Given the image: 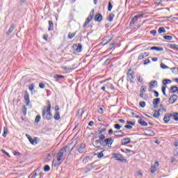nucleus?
Masks as SVG:
<instances>
[{
    "instance_id": "61",
    "label": "nucleus",
    "mask_w": 178,
    "mask_h": 178,
    "mask_svg": "<svg viewBox=\"0 0 178 178\" xmlns=\"http://www.w3.org/2000/svg\"><path fill=\"white\" fill-rule=\"evenodd\" d=\"M124 128L128 129V130H131V129H133V126L127 124V125H124Z\"/></svg>"
},
{
    "instance_id": "56",
    "label": "nucleus",
    "mask_w": 178,
    "mask_h": 178,
    "mask_svg": "<svg viewBox=\"0 0 178 178\" xmlns=\"http://www.w3.org/2000/svg\"><path fill=\"white\" fill-rule=\"evenodd\" d=\"M35 88V85H34V83H32L29 86V89L30 90V91H33V90H34Z\"/></svg>"
},
{
    "instance_id": "28",
    "label": "nucleus",
    "mask_w": 178,
    "mask_h": 178,
    "mask_svg": "<svg viewBox=\"0 0 178 178\" xmlns=\"http://www.w3.org/2000/svg\"><path fill=\"white\" fill-rule=\"evenodd\" d=\"M76 34H77V31L74 32V33H68V38L69 40H72V38H74V36L76 35Z\"/></svg>"
},
{
    "instance_id": "43",
    "label": "nucleus",
    "mask_w": 178,
    "mask_h": 178,
    "mask_svg": "<svg viewBox=\"0 0 178 178\" xmlns=\"http://www.w3.org/2000/svg\"><path fill=\"white\" fill-rule=\"evenodd\" d=\"M115 45H116L115 42H113V43L110 44L108 51H112V49H113V47H115Z\"/></svg>"
},
{
    "instance_id": "34",
    "label": "nucleus",
    "mask_w": 178,
    "mask_h": 178,
    "mask_svg": "<svg viewBox=\"0 0 178 178\" xmlns=\"http://www.w3.org/2000/svg\"><path fill=\"white\" fill-rule=\"evenodd\" d=\"M164 40H166L167 41H172L173 40V37L172 35H163Z\"/></svg>"
},
{
    "instance_id": "53",
    "label": "nucleus",
    "mask_w": 178,
    "mask_h": 178,
    "mask_svg": "<svg viewBox=\"0 0 178 178\" xmlns=\"http://www.w3.org/2000/svg\"><path fill=\"white\" fill-rule=\"evenodd\" d=\"M145 105H146L145 102H139V106H140V108H145Z\"/></svg>"
},
{
    "instance_id": "54",
    "label": "nucleus",
    "mask_w": 178,
    "mask_h": 178,
    "mask_svg": "<svg viewBox=\"0 0 178 178\" xmlns=\"http://www.w3.org/2000/svg\"><path fill=\"white\" fill-rule=\"evenodd\" d=\"M160 66L161 67V69H169V67L165 64H163V63H161L160 64Z\"/></svg>"
},
{
    "instance_id": "4",
    "label": "nucleus",
    "mask_w": 178,
    "mask_h": 178,
    "mask_svg": "<svg viewBox=\"0 0 178 178\" xmlns=\"http://www.w3.org/2000/svg\"><path fill=\"white\" fill-rule=\"evenodd\" d=\"M95 11V10H94V9H92L90 11L88 17H87L85 23L83 25V29H85V27H87V26H88L89 23L91 22V20H92V19H94V12Z\"/></svg>"
},
{
    "instance_id": "17",
    "label": "nucleus",
    "mask_w": 178,
    "mask_h": 178,
    "mask_svg": "<svg viewBox=\"0 0 178 178\" xmlns=\"http://www.w3.org/2000/svg\"><path fill=\"white\" fill-rule=\"evenodd\" d=\"M150 51H157L158 52H161L163 51V47L153 46L150 47Z\"/></svg>"
},
{
    "instance_id": "38",
    "label": "nucleus",
    "mask_w": 178,
    "mask_h": 178,
    "mask_svg": "<svg viewBox=\"0 0 178 178\" xmlns=\"http://www.w3.org/2000/svg\"><path fill=\"white\" fill-rule=\"evenodd\" d=\"M44 172H49L51 170V167L49 165H45L43 168Z\"/></svg>"
},
{
    "instance_id": "25",
    "label": "nucleus",
    "mask_w": 178,
    "mask_h": 178,
    "mask_svg": "<svg viewBox=\"0 0 178 178\" xmlns=\"http://www.w3.org/2000/svg\"><path fill=\"white\" fill-rule=\"evenodd\" d=\"M169 48H171V49H175V51H178V45L175 44H169L168 45Z\"/></svg>"
},
{
    "instance_id": "36",
    "label": "nucleus",
    "mask_w": 178,
    "mask_h": 178,
    "mask_svg": "<svg viewBox=\"0 0 178 178\" xmlns=\"http://www.w3.org/2000/svg\"><path fill=\"white\" fill-rule=\"evenodd\" d=\"M148 133L149 134H146L148 137H154V136H155V132L154 131L148 130Z\"/></svg>"
},
{
    "instance_id": "62",
    "label": "nucleus",
    "mask_w": 178,
    "mask_h": 178,
    "mask_svg": "<svg viewBox=\"0 0 178 178\" xmlns=\"http://www.w3.org/2000/svg\"><path fill=\"white\" fill-rule=\"evenodd\" d=\"M39 87H40V88L44 89V88H45V84L44 83H40Z\"/></svg>"
},
{
    "instance_id": "5",
    "label": "nucleus",
    "mask_w": 178,
    "mask_h": 178,
    "mask_svg": "<svg viewBox=\"0 0 178 178\" xmlns=\"http://www.w3.org/2000/svg\"><path fill=\"white\" fill-rule=\"evenodd\" d=\"M66 148H67V145L63 147L57 154V162H60L62 159H63V154L66 152Z\"/></svg>"
},
{
    "instance_id": "7",
    "label": "nucleus",
    "mask_w": 178,
    "mask_h": 178,
    "mask_svg": "<svg viewBox=\"0 0 178 178\" xmlns=\"http://www.w3.org/2000/svg\"><path fill=\"white\" fill-rule=\"evenodd\" d=\"M134 71L131 70V68L128 70L127 72V76L129 79L130 83H133L134 81Z\"/></svg>"
},
{
    "instance_id": "37",
    "label": "nucleus",
    "mask_w": 178,
    "mask_h": 178,
    "mask_svg": "<svg viewBox=\"0 0 178 178\" xmlns=\"http://www.w3.org/2000/svg\"><path fill=\"white\" fill-rule=\"evenodd\" d=\"M166 86H163L161 87V90H162V92L163 94V95H165V97H168V95H166Z\"/></svg>"
},
{
    "instance_id": "55",
    "label": "nucleus",
    "mask_w": 178,
    "mask_h": 178,
    "mask_svg": "<svg viewBox=\"0 0 178 178\" xmlns=\"http://www.w3.org/2000/svg\"><path fill=\"white\" fill-rule=\"evenodd\" d=\"M146 90H147V86H142L140 88V92H145Z\"/></svg>"
},
{
    "instance_id": "51",
    "label": "nucleus",
    "mask_w": 178,
    "mask_h": 178,
    "mask_svg": "<svg viewBox=\"0 0 178 178\" xmlns=\"http://www.w3.org/2000/svg\"><path fill=\"white\" fill-rule=\"evenodd\" d=\"M89 159H90V156H85L83 159V163H87Z\"/></svg>"
},
{
    "instance_id": "15",
    "label": "nucleus",
    "mask_w": 178,
    "mask_h": 178,
    "mask_svg": "<svg viewBox=\"0 0 178 178\" xmlns=\"http://www.w3.org/2000/svg\"><path fill=\"white\" fill-rule=\"evenodd\" d=\"M131 143V139L130 138H124L121 140V145H127V144H130Z\"/></svg>"
},
{
    "instance_id": "10",
    "label": "nucleus",
    "mask_w": 178,
    "mask_h": 178,
    "mask_svg": "<svg viewBox=\"0 0 178 178\" xmlns=\"http://www.w3.org/2000/svg\"><path fill=\"white\" fill-rule=\"evenodd\" d=\"M102 19H104V17L101 13H97L94 17L95 22H97L98 23H101L102 22Z\"/></svg>"
},
{
    "instance_id": "6",
    "label": "nucleus",
    "mask_w": 178,
    "mask_h": 178,
    "mask_svg": "<svg viewBox=\"0 0 178 178\" xmlns=\"http://www.w3.org/2000/svg\"><path fill=\"white\" fill-rule=\"evenodd\" d=\"M143 16H144L143 13L138 14V15L134 16L129 23L130 27H133V26H134V24L136 23V22H137V20H138V19H140V17H143Z\"/></svg>"
},
{
    "instance_id": "52",
    "label": "nucleus",
    "mask_w": 178,
    "mask_h": 178,
    "mask_svg": "<svg viewBox=\"0 0 178 178\" xmlns=\"http://www.w3.org/2000/svg\"><path fill=\"white\" fill-rule=\"evenodd\" d=\"M114 128L116 130H120V129H122V126L119 124H114Z\"/></svg>"
},
{
    "instance_id": "44",
    "label": "nucleus",
    "mask_w": 178,
    "mask_h": 178,
    "mask_svg": "<svg viewBox=\"0 0 178 178\" xmlns=\"http://www.w3.org/2000/svg\"><path fill=\"white\" fill-rule=\"evenodd\" d=\"M22 113L24 115V116H26L27 115V107H26V106H23Z\"/></svg>"
},
{
    "instance_id": "45",
    "label": "nucleus",
    "mask_w": 178,
    "mask_h": 178,
    "mask_svg": "<svg viewBox=\"0 0 178 178\" xmlns=\"http://www.w3.org/2000/svg\"><path fill=\"white\" fill-rule=\"evenodd\" d=\"M170 70H171L172 73H173L174 74H177V67H172V68H170Z\"/></svg>"
},
{
    "instance_id": "49",
    "label": "nucleus",
    "mask_w": 178,
    "mask_h": 178,
    "mask_svg": "<svg viewBox=\"0 0 178 178\" xmlns=\"http://www.w3.org/2000/svg\"><path fill=\"white\" fill-rule=\"evenodd\" d=\"M83 113H84V111L79 109L77 112V115L80 116V118L83 117Z\"/></svg>"
},
{
    "instance_id": "47",
    "label": "nucleus",
    "mask_w": 178,
    "mask_h": 178,
    "mask_svg": "<svg viewBox=\"0 0 178 178\" xmlns=\"http://www.w3.org/2000/svg\"><path fill=\"white\" fill-rule=\"evenodd\" d=\"M99 134H106V128H102V130L99 131Z\"/></svg>"
},
{
    "instance_id": "27",
    "label": "nucleus",
    "mask_w": 178,
    "mask_h": 178,
    "mask_svg": "<svg viewBox=\"0 0 178 178\" xmlns=\"http://www.w3.org/2000/svg\"><path fill=\"white\" fill-rule=\"evenodd\" d=\"M52 30H54V22H52V21H49L48 31H52Z\"/></svg>"
},
{
    "instance_id": "42",
    "label": "nucleus",
    "mask_w": 178,
    "mask_h": 178,
    "mask_svg": "<svg viewBox=\"0 0 178 178\" xmlns=\"http://www.w3.org/2000/svg\"><path fill=\"white\" fill-rule=\"evenodd\" d=\"M40 120H41V115H38L35 117V123H40Z\"/></svg>"
},
{
    "instance_id": "50",
    "label": "nucleus",
    "mask_w": 178,
    "mask_h": 178,
    "mask_svg": "<svg viewBox=\"0 0 178 178\" xmlns=\"http://www.w3.org/2000/svg\"><path fill=\"white\" fill-rule=\"evenodd\" d=\"M155 172H156V167H154V165H152L150 168V172L155 173Z\"/></svg>"
},
{
    "instance_id": "29",
    "label": "nucleus",
    "mask_w": 178,
    "mask_h": 178,
    "mask_svg": "<svg viewBox=\"0 0 178 178\" xmlns=\"http://www.w3.org/2000/svg\"><path fill=\"white\" fill-rule=\"evenodd\" d=\"M8 133H9V130L8 129V127H3V137H6L8 135Z\"/></svg>"
},
{
    "instance_id": "13",
    "label": "nucleus",
    "mask_w": 178,
    "mask_h": 178,
    "mask_svg": "<svg viewBox=\"0 0 178 178\" xmlns=\"http://www.w3.org/2000/svg\"><path fill=\"white\" fill-rule=\"evenodd\" d=\"M86 149V143H81L77 148L76 151L79 152V154H83Z\"/></svg>"
},
{
    "instance_id": "19",
    "label": "nucleus",
    "mask_w": 178,
    "mask_h": 178,
    "mask_svg": "<svg viewBox=\"0 0 178 178\" xmlns=\"http://www.w3.org/2000/svg\"><path fill=\"white\" fill-rule=\"evenodd\" d=\"M171 118L175 122H178V113L177 112H173L172 113H171Z\"/></svg>"
},
{
    "instance_id": "16",
    "label": "nucleus",
    "mask_w": 178,
    "mask_h": 178,
    "mask_svg": "<svg viewBox=\"0 0 178 178\" xmlns=\"http://www.w3.org/2000/svg\"><path fill=\"white\" fill-rule=\"evenodd\" d=\"M94 163H95V162L88 165V166L86 168V171H85V173H88V172H91V170L95 168L94 167Z\"/></svg>"
},
{
    "instance_id": "39",
    "label": "nucleus",
    "mask_w": 178,
    "mask_h": 178,
    "mask_svg": "<svg viewBox=\"0 0 178 178\" xmlns=\"http://www.w3.org/2000/svg\"><path fill=\"white\" fill-rule=\"evenodd\" d=\"M99 138L102 141V143L106 139L105 134H100L99 136H98Z\"/></svg>"
},
{
    "instance_id": "32",
    "label": "nucleus",
    "mask_w": 178,
    "mask_h": 178,
    "mask_svg": "<svg viewBox=\"0 0 178 178\" xmlns=\"http://www.w3.org/2000/svg\"><path fill=\"white\" fill-rule=\"evenodd\" d=\"M38 170H34V172L31 174V175H33L32 177H31V178H36L37 176H41V173H40V174H38V173H37V171H38Z\"/></svg>"
},
{
    "instance_id": "60",
    "label": "nucleus",
    "mask_w": 178,
    "mask_h": 178,
    "mask_svg": "<svg viewBox=\"0 0 178 178\" xmlns=\"http://www.w3.org/2000/svg\"><path fill=\"white\" fill-rule=\"evenodd\" d=\"M61 164H62V161H58V163H54V166L56 168V167L60 166Z\"/></svg>"
},
{
    "instance_id": "8",
    "label": "nucleus",
    "mask_w": 178,
    "mask_h": 178,
    "mask_svg": "<svg viewBox=\"0 0 178 178\" xmlns=\"http://www.w3.org/2000/svg\"><path fill=\"white\" fill-rule=\"evenodd\" d=\"M72 48L74 49V51H76V52H81V51H83V45L80 43L74 44L72 46Z\"/></svg>"
},
{
    "instance_id": "21",
    "label": "nucleus",
    "mask_w": 178,
    "mask_h": 178,
    "mask_svg": "<svg viewBox=\"0 0 178 178\" xmlns=\"http://www.w3.org/2000/svg\"><path fill=\"white\" fill-rule=\"evenodd\" d=\"M138 123H139L140 124V126H144V127H147V126H148V123H147V122H145V121H144L143 120V118H141V119H139L138 120Z\"/></svg>"
},
{
    "instance_id": "1",
    "label": "nucleus",
    "mask_w": 178,
    "mask_h": 178,
    "mask_svg": "<svg viewBox=\"0 0 178 178\" xmlns=\"http://www.w3.org/2000/svg\"><path fill=\"white\" fill-rule=\"evenodd\" d=\"M47 106L44 107L45 108L42 110V116L43 119H46V120H51L52 118H54V115H52L51 112V108H52V106H51V102L49 100H47Z\"/></svg>"
},
{
    "instance_id": "2",
    "label": "nucleus",
    "mask_w": 178,
    "mask_h": 178,
    "mask_svg": "<svg viewBox=\"0 0 178 178\" xmlns=\"http://www.w3.org/2000/svg\"><path fill=\"white\" fill-rule=\"evenodd\" d=\"M113 157L114 158V159H115V161H119L120 162H122V163H127V159H124V156H123V155H122V154L120 153H113L112 154Z\"/></svg>"
},
{
    "instance_id": "46",
    "label": "nucleus",
    "mask_w": 178,
    "mask_h": 178,
    "mask_svg": "<svg viewBox=\"0 0 178 178\" xmlns=\"http://www.w3.org/2000/svg\"><path fill=\"white\" fill-rule=\"evenodd\" d=\"M26 137L28 138L29 143L31 144H33V138H31V136L29 135V134H26Z\"/></svg>"
},
{
    "instance_id": "14",
    "label": "nucleus",
    "mask_w": 178,
    "mask_h": 178,
    "mask_svg": "<svg viewBox=\"0 0 178 178\" xmlns=\"http://www.w3.org/2000/svg\"><path fill=\"white\" fill-rule=\"evenodd\" d=\"M177 95H172L169 99H168V102L169 104H175L176 101H177Z\"/></svg>"
},
{
    "instance_id": "35",
    "label": "nucleus",
    "mask_w": 178,
    "mask_h": 178,
    "mask_svg": "<svg viewBox=\"0 0 178 178\" xmlns=\"http://www.w3.org/2000/svg\"><path fill=\"white\" fill-rule=\"evenodd\" d=\"M170 83H172V80H170V79H163V86H166V85H168V84H170Z\"/></svg>"
},
{
    "instance_id": "3",
    "label": "nucleus",
    "mask_w": 178,
    "mask_h": 178,
    "mask_svg": "<svg viewBox=\"0 0 178 178\" xmlns=\"http://www.w3.org/2000/svg\"><path fill=\"white\" fill-rule=\"evenodd\" d=\"M113 141H115V140H113L112 137L107 138L103 140V142L102 143V146L108 147L109 148H111L112 144H113Z\"/></svg>"
},
{
    "instance_id": "24",
    "label": "nucleus",
    "mask_w": 178,
    "mask_h": 178,
    "mask_svg": "<svg viewBox=\"0 0 178 178\" xmlns=\"http://www.w3.org/2000/svg\"><path fill=\"white\" fill-rule=\"evenodd\" d=\"M54 78L55 79V80H60L62 79H66V76H63V75H60V74H56L54 75Z\"/></svg>"
},
{
    "instance_id": "26",
    "label": "nucleus",
    "mask_w": 178,
    "mask_h": 178,
    "mask_svg": "<svg viewBox=\"0 0 178 178\" xmlns=\"http://www.w3.org/2000/svg\"><path fill=\"white\" fill-rule=\"evenodd\" d=\"M54 120H59V119H60V113H59V111H57L54 113Z\"/></svg>"
},
{
    "instance_id": "22",
    "label": "nucleus",
    "mask_w": 178,
    "mask_h": 178,
    "mask_svg": "<svg viewBox=\"0 0 178 178\" xmlns=\"http://www.w3.org/2000/svg\"><path fill=\"white\" fill-rule=\"evenodd\" d=\"M113 19H115V14H113V13H110L106 18V19L108 22H113Z\"/></svg>"
},
{
    "instance_id": "31",
    "label": "nucleus",
    "mask_w": 178,
    "mask_h": 178,
    "mask_svg": "<svg viewBox=\"0 0 178 178\" xmlns=\"http://www.w3.org/2000/svg\"><path fill=\"white\" fill-rule=\"evenodd\" d=\"M147 55H145V53H141L140 55L138 57V60H141V59H144V58H147Z\"/></svg>"
},
{
    "instance_id": "57",
    "label": "nucleus",
    "mask_w": 178,
    "mask_h": 178,
    "mask_svg": "<svg viewBox=\"0 0 178 178\" xmlns=\"http://www.w3.org/2000/svg\"><path fill=\"white\" fill-rule=\"evenodd\" d=\"M127 124L131 125V126H136V122H131V121H127Z\"/></svg>"
},
{
    "instance_id": "9",
    "label": "nucleus",
    "mask_w": 178,
    "mask_h": 178,
    "mask_svg": "<svg viewBox=\"0 0 178 178\" xmlns=\"http://www.w3.org/2000/svg\"><path fill=\"white\" fill-rule=\"evenodd\" d=\"M24 98L26 106H29L30 105V95L29 94V92L25 91Z\"/></svg>"
},
{
    "instance_id": "11",
    "label": "nucleus",
    "mask_w": 178,
    "mask_h": 178,
    "mask_svg": "<svg viewBox=\"0 0 178 178\" xmlns=\"http://www.w3.org/2000/svg\"><path fill=\"white\" fill-rule=\"evenodd\" d=\"M170 119H172V113H166L165 114L164 117H163V122L165 124L169 123V122H170Z\"/></svg>"
},
{
    "instance_id": "23",
    "label": "nucleus",
    "mask_w": 178,
    "mask_h": 178,
    "mask_svg": "<svg viewBox=\"0 0 178 178\" xmlns=\"http://www.w3.org/2000/svg\"><path fill=\"white\" fill-rule=\"evenodd\" d=\"M161 110L159 109V111H155L154 113L153 114V118L155 119H158L161 116Z\"/></svg>"
},
{
    "instance_id": "33",
    "label": "nucleus",
    "mask_w": 178,
    "mask_h": 178,
    "mask_svg": "<svg viewBox=\"0 0 178 178\" xmlns=\"http://www.w3.org/2000/svg\"><path fill=\"white\" fill-rule=\"evenodd\" d=\"M159 102H161V98H156L153 99V105H159Z\"/></svg>"
},
{
    "instance_id": "64",
    "label": "nucleus",
    "mask_w": 178,
    "mask_h": 178,
    "mask_svg": "<svg viewBox=\"0 0 178 178\" xmlns=\"http://www.w3.org/2000/svg\"><path fill=\"white\" fill-rule=\"evenodd\" d=\"M148 63H151V60L147 58L144 61L143 65H148Z\"/></svg>"
},
{
    "instance_id": "12",
    "label": "nucleus",
    "mask_w": 178,
    "mask_h": 178,
    "mask_svg": "<svg viewBox=\"0 0 178 178\" xmlns=\"http://www.w3.org/2000/svg\"><path fill=\"white\" fill-rule=\"evenodd\" d=\"M148 91H152V88H154V87H158V81H152L149 83Z\"/></svg>"
},
{
    "instance_id": "20",
    "label": "nucleus",
    "mask_w": 178,
    "mask_h": 178,
    "mask_svg": "<svg viewBox=\"0 0 178 178\" xmlns=\"http://www.w3.org/2000/svg\"><path fill=\"white\" fill-rule=\"evenodd\" d=\"M98 144H99V145H102V141L100 140V139H97L94 142V147H96V148H99V146H98Z\"/></svg>"
},
{
    "instance_id": "41",
    "label": "nucleus",
    "mask_w": 178,
    "mask_h": 178,
    "mask_svg": "<svg viewBox=\"0 0 178 178\" xmlns=\"http://www.w3.org/2000/svg\"><path fill=\"white\" fill-rule=\"evenodd\" d=\"M33 143H31L32 145H34L35 144H38V138L35 137L33 139H32Z\"/></svg>"
},
{
    "instance_id": "18",
    "label": "nucleus",
    "mask_w": 178,
    "mask_h": 178,
    "mask_svg": "<svg viewBox=\"0 0 178 178\" xmlns=\"http://www.w3.org/2000/svg\"><path fill=\"white\" fill-rule=\"evenodd\" d=\"M15 27L16 26H15V24H12L9 30L7 31L6 35H10V34H12V33H13V31H15Z\"/></svg>"
},
{
    "instance_id": "48",
    "label": "nucleus",
    "mask_w": 178,
    "mask_h": 178,
    "mask_svg": "<svg viewBox=\"0 0 178 178\" xmlns=\"http://www.w3.org/2000/svg\"><path fill=\"white\" fill-rule=\"evenodd\" d=\"M104 151H105V149L97 154V158H99V159L101 158H104Z\"/></svg>"
},
{
    "instance_id": "63",
    "label": "nucleus",
    "mask_w": 178,
    "mask_h": 178,
    "mask_svg": "<svg viewBox=\"0 0 178 178\" xmlns=\"http://www.w3.org/2000/svg\"><path fill=\"white\" fill-rule=\"evenodd\" d=\"M150 34H152V35H154V37H155V35H156V30H152L150 31Z\"/></svg>"
},
{
    "instance_id": "59",
    "label": "nucleus",
    "mask_w": 178,
    "mask_h": 178,
    "mask_svg": "<svg viewBox=\"0 0 178 178\" xmlns=\"http://www.w3.org/2000/svg\"><path fill=\"white\" fill-rule=\"evenodd\" d=\"M13 154L15 155V156H20L21 155L20 152L16 151L13 152Z\"/></svg>"
},
{
    "instance_id": "58",
    "label": "nucleus",
    "mask_w": 178,
    "mask_h": 178,
    "mask_svg": "<svg viewBox=\"0 0 178 178\" xmlns=\"http://www.w3.org/2000/svg\"><path fill=\"white\" fill-rule=\"evenodd\" d=\"M1 152L6 155L8 158H10V154H9L7 152L5 151V149H2Z\"/></svg>"
},
{
    "instance_id": "40",
    "label": "nucleus",
    "mask_w": 178,
    "mask_h": 178,
    "mask_svg": "<svg viewBox=\"0 0 178 178\" xmlns=\"http://www.w3.org/2000/svg\"><path fill=\"white\" fill-rule=\"evenodd\" d=\"M112 8H113V6L112 5V2L108 1V12L112 11Z\"/></svg>"
},
{
    "instance_id": "30",
    "label": "nucleus",
    "mask_w": 178,
    "mask_h": 178,
    "mask_svg": "<svg viewBox=\"0 0 178 178\" xmlns=\"http://www.w3.org/2000/svg\"><path fill=\"white\" fill-rule=\"evenodd\" d=\"M159 34H162V33H166V29L163 26L159 28L158 29Z\"/></svg>"
}]
</instances>
